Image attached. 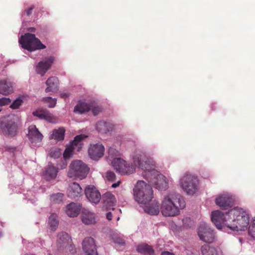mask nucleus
Segmentation results:
<instances>
[{
    "label": "nucleus",
    "instance_id": "obj_1",
    "mask_svg": "<svg viewBox=\"0 0 255 255\" xmlns=\"http://www.w3.org/2000/svg\"><path fill=\"white\" fill-rule=\"evenodd\" d=\"M185 202L179 194L169 193L162 200L160 211L165 217H174L180 213V211L185 207Z\"/></svg>",
    "mask_w": 255,
    "mask_h": 255
},
{
    "label": "nucleus",
    "instance_id": "obj_2",
    "mask_svg": "<svg viewBox=\"0 0 255 255\" xmlns=\"http://www.w3.org/2000/svg\"><path fill=\"white\" fill-rule=\"evenodd\" d=\"M227 221L228 228L230 230L244 231L249 224V216L243 209L237 207L229 211V217Z\"/></svg>",
    "mask_w": 255,
    "mask_h": 255
},
{
    "label": "nucleus",
    "instance_id": "obj_3",
    "mask_svg": "<svg viewBox=\"0 0 255 255\" xmlns=\"http://www.w3.org/2000/svg\"><path fill=\"white\" fill-rule=\"evenodd\" d=\"M133 193L135 200L139 204L145 205L153 198V190L151 186L144 181H137Z\"/></svg>",
    "mask_w": 255,
    "mask_h": 255
},
{
    "label": "nucleus",
    "instance_id": "obj_4",
    "mask_svg": "<svg viewBox=\"0 0 255 255\" xmlns=\"http://www.w3.org/2000/svg\"><path fill=\"white\" fill-rule=\"evenodd\" d=\"M90 171V168L82 160H72L69 165L68 176L74 179H85Z\"/></svg>",
    "mask_w": 255,
    "mask_h": 255
},
{
    "label": "nucleus",
    "instance_id": "obj_5",
    "mask_svg": "<svg viewBox=\"0 0 255 255\" xmlns=\"http://www.w3.org/2000/svg\"><path fill=\"white\" fill-rule=\"evenodd\" d=\"M19 43L23 48L29 51H34L37 49H44L46 48L40 40L35 37V34L26 33L21 36L19 40Z\"/></svg>",
    "mask_w": 255,
    "mask_h": 255
},
{
    "label": "nucleus",
    "instance_id": "obj_6",
    "mask_svg": "<svg viewBox=\"0 0 255 255\" xmlns=\"http://www.w3.org/2000/svg\"><path fill=\"white\" fill-rule=\"evenodd\" d=\"M198 180L196 177L186 173L180 179V184L188 195H192L198 190Z\"/></svg>",
    "mask_w": 255,
    "mask_h": 255
},
{
    "label": "nucleus",
    "instance_id": "obj_7",
    "mask_svg": "<svg viewBox=\"0 0 255 255\" xmlns=\"http://www.w3.org/2000/svg\"><path fill=\"white\" fill-rule=\"evenodd\" d=\"M136 160H112V165L121 175L130 174L135 170Z\"/></svg>",
    "mask_w": 255,
    "mask_h": 255
},
{
    "label": "nucleus",
    "instance_id": "obj_8",
    "mask_svg": "<svg viewBox=\"0 0 255 255\" xmlns=\"http://www.w3.org/2000/svg\"><path fill=\"white\" fill-rule=\"evenodd\" d=\"M86 137L83 134L76 135L70 144L66 146L63 154V157L65 159L70 158L76 152L79 151L83 145L82 141Z\"/></svg>",
    "mask_w": 255,
    "mask_h": 255
},
{
    "label": "nucleus",
    "instance_id": "obj_9",
    "mask_svg": "<svg viewBox=\"0 0 255 255\" xmlns=\"http://www.w3.org/2000/svg\"><path fill=\"white\" fill-rule=\"evenodd\" d=\"M136 161L138 167L143 171L142 175L146 180L153 176L155 172L158 171L155 169L156 165L154 160H136Z\"/></svg>",
    "mask_w": 255,
    "mask_h": 255
},
{
    "label": "nucleus",
    "instance_id": "obj_10",
    "mask_svg": "<svg viewBox=\"0 0 255 255\" xmlns=\"http://www.w3.org/2000/svg\"><path fill=\"white\" fill-rule=\"evenodd\" d=\"M146 180L154 188L158 190H165L168 187V180L158 171Z\"/></svg>",
    "mask_w": 255,
    "mask_h": 255
},
{
    "label": "nucleus",
    "instance_id": "obj_11",
    "mask_svg": "<svg viewBox=\"0 0 255 255\" xmlns=\"http://www.w3.org/2000/svg\"><path fill=\"white\" fill-rule=\"evenodd\" d=\"M198 236L200 240L205 243H212L215 239V234L213 230L205 223H201L198 228Z\"/></svg>",
    "mask_w": 255,
    "mask_h": 255
},
{
    "label": "nucleus",
    "instance_id": "obj_12",
    "mask_svg": "<svg viewBox=\"0 0 255 255\" xmlns=\"http://www.w3.org/2000/svg\"><path fill=\"white\" fill-rule=\"evenodd\" d=\"M17 129L18 125L14 118L0 124V130L5 135L11 137L15 136Z\"/></svg>",
    "mask_w": 255,
    "mask_h": 255
},
{
    "label": "nucleus",
    "instance_id": "obj_13",
    "mask_svg": "<svg viewBox=\"0 0 255 255\" xmlns=\"http://www.w3.org/2000/svg\"><path fill=\"white\" fill-rule=\"evenodd\" d=\"M229 217V211L224 215L222 212L217 210L212 212L211 220L218 229H222L223 227L228 228L227 220Z\"/></svg>",
    "mask_w": 255,
    "mask_h": 255
},
{
    "label": "nucleus",
    "instance_id": "obj_14",
    "mask_svg": "<svg viewBox=\"0 0 255 255\" xmlns=\"http://www.w3.org/2000/svg\"><path fill=\"white\" fill-rule=\"evenodd\" d=\"M104 146L100 143L91 144L88 149V154L91 159L101 158L104 155Z\"/></svg>",
    "mask_w": 255,
    "mask_h": 255
},
{
    "label": "nucleus",
    "instance_id": "obj_15",
    "mask_svg": "<svg viewBox=\"0 0 255 255\" xmlns=\"http://www.w3.org/2000/svg\"><path fill=\"white\" fill-rule=\"evenodd\" d=\"M54 60V57L50 56L40 61L36 67V72L41 76H43L46 72L51 68Z\"/></svg>",
    "mask_w": 255,
    "mask_h": 255
},
{
    "label": "nucleus",
    "instance_id": "obj_16",
    "mask_svg": "<svg viewBox=\"0 0 255 255\" xmlns=\"http://www.w3.org/2000/svg\"><path fill=\"white\" fill-rule=\"evenodd\" d=\"M27 136L32 144L40 142L43 137L35 125H31L28 127Z\"/></svg>",
    "mask_w": 255,
    "mask_h": 255
},
{
    "label": "nucleus",
    "instance_id": "obj_17",
    "mask_svg": "<svg viewBox=\"0 0 255 255\" xmlns=\"http://www.w3.org/2000/svg\"><path fill=\"white\" fill-rule=\"evenodd\" d=\"M234 201L233 197L228 194L219 195L215 200L216 204L223 209H227L231 207L233 205Z\"/></svg>",
    "mask_w": 255,
    "mask_h": 255
},
{
    "label": "nucleus",
    "instance_id": "obj_18",
    "mask_svg": "<svg viewBox=\"0 0 255 255\" xmlns=\"http://www.w3.org/2000/svg\"><path fill=\"white\" fill-rule=\"evenodd\" d=\"M83 250L86 255H98L95 241L91 237L86 238L82 243Z\"/></svg>",
    "mask_w": 255,
    "mask_h": 255
},
{
    "label": "nucleus",
    "instance_id": "obj_19",
    "mask_svg": "<svg viewBox=\"0 0 255 255\" xmlns=\"http://www.w3.org/2000/svg\"><path fill=\"white\" fill-rule=\"evenodd\" d=\"M87 198L91 203L97 204L99 202L101 195L99 191L93 186H88L85 190Z\"/></svg>",
    "mask_w": 255,
    "mask_h": 255
},
{
    "label": "nucleus",
    "instance_id": "obj_20",
    "mask_svg": "<svg viewBox=\"0 0 255 255\" xmlns=\"http://www.w3.org/2000/svg\"><path fill=\"white\" fill-rule=\"evenodd\" d=\"M102 200L103 208L108 210L112 209L114 210L113 207L115 205L116 200L115 196L110 192H106L104 194L101 198Z\"/></svg>",
    "mask_w": 255,
    "mask_h": 255
},
{
    "label": "nucleus",
    "instance_id": "obj_21",
    "mask_svg": "<svg viewBox=\"0 0 255 255\" xmlns=\"http://www.w3.org/2000/svg\"><path fill=\"white\" fill-rule=\"evenodd\" d=\"M13 83L8 79L0 80V94L3 95L13 92Z\"/></svg>",
    "mask_w": 255,
    "mask_h": 255
},
{
    "label": "nucleus",
    "instance_id": "obj_22",
    "mask_svg": "<svg viewBox=\"0 0 255 255\" xmlns=\"http://www.w3.org/2000/svg\"><path fill=\"white\" fill-rule=\"evenodd\" d=\"M58 172V170L56 167L51 164H49L43 171L42 177L46 180L53 179L56 178Z\"/></svg>",
    "mask_w": 255,
    "mask_h": 255
},
{
    "label": "nucleus",
    "instance_id": "obj_23",
    "mask_svg": "<svg viewBox=\"0 0 255 255\" xmlns=\"http://www.w3.org/2000/svg\"><path fill=\"white\" fill-rule=\"evenodd\" d=\"M151 202L150 204L144 207V211L149 215H157L160 211L159 203L155 200H151Z\"/></svg>",
    "mask_w": 255,
    "mask_h": 255
},
{
    "label": "nucleus",
    "instance_id": "obj_24",
    "mask_svg": "<svg viewBox=\"0 0 255 255\" xmlns=\"http://www.w3.org/2000/svg\"><path fill=\"white\" fill-rule=\"evenodd\" d=\"M81 208L80 204L72 202L67 206L66 213L70 217H76L79 215Z\"/></svg>",
    "mask_w": 255,
    "mask_h": 255
},
{
    "label": "nucleus",
    "instance_id": "obj_25",
    "mask_svg": "<svg viewBox=\"0 0 255 255\" xmlns=\"http://www.w3.org/2000/svg\"><path fill=\"white\" fill-rule=\"evenodd\" d=\"M81 219L82 222L86 225L94 224L96 223L95 214L86 209L82 212Z\"/></svg>",
    "mask_w": 255,
    "mask_h": 255
},
{
    "label": "nucleus",
    "instance_id": "obj_26",
    "mask_svg": "<svg viewBox=\"0 0 255 255\" xmlns=\"http://www.w3.org/2000/svg\"><path fill=\"white\" fill-rule=\"evenodd\" d=\"M46 85L47 86L45 89L46 93L56 91L58 88V79L56 77H51L46 81Z\"/></svg>",
    "mask_w": 255,
    "mask_h": 255
},
{
    "label": "nucleus",
    "instance_id": "obj_27",
    "mask_svg": "<svg viewBox=\"0 0 255 255\" xmlns=\"http://www.w3.org/2000/svg\"><path fill=\"white\" fill-rule=\"evenodd\" d=\"M81 193L82 188L79 184L75 182L70 184L68 193L69 197L75 198L80 196Z\"/></svg>",
    "mask_w": 255,
    "mask_h": 255
},
{
    "label": "nucleus",
    "instance_id": "obj_28",
    "mask_svg": "<svg viewBox=\"0 0 255 255\" xmlns=\"http://www.w3.org/2000/svg\"><path fill=\"white\" fill-rule=\"evenodd\" d=\"M71 238L69 235L64 232L59 233L57 235V244L59 248L64 247L68 244Z\"/></svg>",
    "mask_w": 255,
    "mask_h": 255
},
{
    "label": "nucleus",
    "instance_id": "obj_29",
    "mask_svg": "<svg viewBox=\"0 0 255 255\" xmlns=\"http://www.w3.org/2000/svg\"><path fill=\"white\" fill-rule=\"evenodd\" d=\"M137 251L144 255H154L152 248L146 244H141L137 246Z\"/></svg>",
    "mask_w": 255,
    "mask_h": 255
},
{
    "label": "nucleus",
    "instance_id": "obj_30",
    "mask_svg": "<svg viewBox=\"0 0 255 255\" xmlns=\"http://www.w3.org/2000/svg\"><path fill=\"white\" fill-rule=\"evenodd\" d=\"M91 108V104L80 101L75 106L74 112L76 113L82 114L89 111Z\"/></svg>",
    "mask_w": 255,
    "mask_h": 255
},
{
    "label": "nucleus",
    "instance_id": "obj_31",
    "mask_svg": "<svg viewBox=\"0 0 255 255\" xmlns=\"http://www.w3.org/2000/svg\"><path fill=\"white\" fill-rule=\"evenodd\" d=\"M96 129L99 132L106 133L112 129V127L110 124L103 121H100L96 125Z\"/></svg>",
    "mask_w": 255,
    "mask_h": 255
},
{
    "label": "nucleus",
    "instance_id": "obj_32",
    "mask_svg": "<svg viewBox=\"0 0 255 255\" xmlns=\"http://www.w3.org/2000/svg\"><path fill=\"white\" fill-rule=\"evenodd\" d=\"M65 130L64 128H59L57 129H54L50 135L51 139L57 140H63L64 138Z\"/></svg>",
    "mask_w": 255,
    "mask_h": 255
},
{
    "label": "nucleus",
    "instance_id": "obj_33",
    "mask_svg": "<svg viewBox=\"0 0 255 255\" xmlns=\"http://www.w3.org/2000/svg\"><path fill=\"white\" fill-rule=\"evenodd\" d=\"M201 250L202 255H217L216 249L208 245L202 246Z\"/></svg>",
    "mask_w": 255,
    "mask_h": 255
},
{
    "label": "nucleus",
    "instance_id": "obj_34",
    "mask_svg": "<svg viewBox=\"0 0 255 255\" xmlns=\"http://www.w3.org/2000/svg\"><path fill=\"white\" fill-rule=\"evenodd\" d=\"M48 222L51 230L53 231L55 230L56 227H57L59 224V221L57 215L54 213L51 214L49 218Z\"/></svg>",
    "mask_w": 255,
    "mask_h": 255
},
{
    "label": "nucleus",
    "instance_id": "obj_35",
    "mask_svg": "<svg viewBox=\"0 0 255 255\" xmlns=\"http://www.w3.org/2000/svg\"><path fill=\"white\" fill-rule=\"evenodd\" d=\"M62 154L61 150L57 147H54L49 150V155L50 157L52 158H58Z\"/></svg>",
    "mask_w": 255,
    "mask_h": 255
},
{
    "label": "nucleus",
    "instance_id": "obj_36",
    "mask_svg": "<svg viewBox=\"0 0 255 255\" xmlns=\"http://www.w3.org/2000/svg\"><path fill=\"white\" fill-rule=\"evenodd\" d=\"M63 194L57 193L52 194L50 196V201L53 204H59L63 200Z\"/></svg>",
    "mask_w": 255,
    "mask_h": 255
},
{
    "label": "nucleus",
    "instance_id": "obj_37",
    "mask_svg": "<svg viewBox=\"0 0 255 255\" xmlns=\"http://www.w3.org/2000/svg\"><path fill=\"white\" fill-rule=\"evenodd\" d=\"M108 154L112 159H122L120 156V153L119 151L116 149L110 147L108 150Z\"/></svg>",
    "mask_w": 255,
    "mask_h": 255
},
{
    "label": "nucleus",
    "instance_id": "obj_38",
    "mask_svg": "<svg viewBox=\"0 0 255 255\" xmlns=\"http://www.w3.org/2000/svg\"><path fill=\"white\" fill-rule=\"evenodd\" d=\"M105 179L108 181L114 182L116 181V175L115 173L112 171H107L105 173Z\"/></svg>",
    "mask_w": 255,
    "mask_h": 255
},
{
    "label": "nucleus",
    "instance_id": "obj_39",
    "mask_svg": "<svg viewBox=\"0 0 255 255\" xmlns=\"http://www.w3.org/2000/svg\"><path fill=\"white\" fill-rule=\"evenodd\" d=\"M22 103L23 101L21 99H17L13 102L10 107L12 109H18Z\"/></svg>",
    "mask_w": 255,
    "mask_h": 255
},
{
    "label": "nucleus",
    "instance_id": "obj_40",
    "mask_svg": "<svg viewBox=\"0 0 255 255\" xmlns=\"http://www.w3.org/2000/svg\"><path fill=\"white\" fill-rule=\"evenodd\" d=\"M249 234L254 239H255V220L250 225Z\"/></svg>",
    "mask_w": 255,
    "mask_h": 255
},
{
    "label": "nucleus",
    "instance_id": "obj_41",
    "mask_svg": "<svg viewBox=\"0 0 255 255\" xmlns=\"http://www.w3.org/2000/svg\"><path fill=\"white\" fill-rule=\"evenodd\" d=\"M44 119L46 120V121L50 123H54L56 120L55 118L47 111H46Z\"/></svg>",
    "mask_w": 255,
    "mask_h": 255
},
{
    "label": "nucleus",
    "instance_id": "obj_42",
    "mask_svg": "<svg viewBox=\"0 0 255 255\" xmlns=\"http://www.w3.org/2000/svg\"><path fill=\"white\" fill-rule=\"evenodd\" d=\"M59 162L57 164L56 168L57 170L63 169L65 168L67 166V160H59Z\"/></svg>",
    "mask_w": 255,
    "mask_h": 255
},
{
    "label": "nucleus",
    "instance_id": "obj_43",
    "mask_svg": "<svg viewBox=\"0 0 255 255\" xmlns=\"http://www.w3.org/2000/svg\"><path fill=\"white\" fill-rule=\"evenodd\" d=\"M46 111L45 110L40 111H36L33 113V115L40 119H44Z\"/></svg>",
    "mask_w": 255,
    "mask_h": 255
},
{
    "label": "nucleus",
    "instance_id": "obj_44",
    "mask_svg": "<svg viewBox=\"0 0 255 255\" xmlns=\"http://www.w3.org/2000/svg\"><path fill=\"white\" fill-rule=\"evenodd\" d=\"M91 110L92 111V113L95 116L99 114V113L101 111V108L98 106H94L91 104Z\"/></svg>",
    "mask_w": 255,
    "mask_h": 255
},
{
    "label": "nucleus",
    "instance_id": "obj_45",
    "mask_svg": "<svg viewBox=\"0 0 255 255\" xmlns=\"http://www.w3.org/2000/svg\"><path fill=\"white\" fill-rule=\"evenodd\" d=\"M47 99L49 103L48 107L49 108H54L56 104V99H52L51 97H47Z\"/></svg>",
    "mask_w": 255,
    "mask_h": 255
},
{
    "label": "nucleus",
    "instance_id": "obj_46",
    "mask_svg": "<svg viewBox=\"0 0 255 255\" xmlns=\"http://www.w3.org/2000/svg\"><path fill=\"white\" fill-rule=\"evenodd\" d=\"M114 242L117 244L120 245H123L125 244V240L119 237H116L114 239Z\"/></svg>",
    "mask_w": 255,
    "mask_h": 255
},
{
    "label": "nucleus",
    "instance_id": "obj_47",
    "mask_svg": "<svg viewBox=\"0 0 255 255\" xmlns=\"http://www.w3.org/2000/svg\"><path fill=\"white\" fill-rule=\"evenodd\" d=\"M11 101L9 98H3L0 99V105L4 106L10 103Z\"/></svg>",
    "mask_w": 255,
    "mask_h": 255
},
{
    "label": "nucleus",
    "instance_id": "obj_48",
    "mask_svg": "<svg viewBox=\"0 0 255 255\" xmlns=\"http://www.w3.org/2000/svg\"><path fill=\"white\" fill-rule=\"evenodd\" d=\"M34 8V6L33 5H31L29 8L24 11L23 14L26 15L27 16H30Z\"/></svg>",
    "mask_w": 255,
    "mask_h": 255
},
{
    "label": "nucleus",
    "instance_id": "obj_49",
    "mask_svg": "<svg viewBox=\"0 0 255 255\" xmlns=\"http://www.w3.org/2000/svg\"><path fill=\"white\" fill-rule=\"evenodd\" d=\"M60 96L61 98L66 99L69 97V95L68 93H62L60 94Z\"/></svg>",
    "mask_w": 255,
    "mask_h": 255
},
{
    "label": "nucleus",
    "instance_id": "obj_50",
    "mask_svg": "<svg viewBox=\"0 0 255 255\" xmlns=\"http://www.w3.org/2000/svg\"><path fill=\"white\" fill-rule=\"evenodd\" d=\"M107 219L108 220H111L112 219V213L111 212H109L106 214Z\"/></svg>",
    "mask_w": 255,
    "mask_h": 255
},
{
    "label": "nucleus",
    "instance_id": "obj_51",
    "mask_svg": "<svg viewBox=\"0 0 255 255\" xmlns=\"http://www.w3.org/2000/svg\"><path fill=\"white\" fill-rule=\"evenodd\" d=\"M121 183V181L119 180L117 183H113L112 185V187L114 188H117V187H118L120 185Z\"/></svg>",
    "mask_w": 255,
    "mask_h": 255
},
{
    "label": "nucleus",
    "instance_id": "obj_52",
    "mask_svg": "<svg viewBox=\"0 0 255 255\" xmlns=\"http://www.w3.org/2000/svg\"><path fill=\"white\" fill-rule=\"evenodd\" d=\"M161 255H175L173 253L167 251L162 252Z\"/></svg>",
    "mask_w": 255,
    "mask_h": 255
},
{
    "label": "nucleus",
    "instance_id": "obj_53",
    "mask_svg": "<svg viewBox=\"0 0 255 255\" xmlns=\"http://www.w3.org/2000/svg\"><path fill=\"white\" fill-rule=\"evenodd\" d=\"M187 255H198L197 253L195 252H193L190 251H187Z\"/></svg>",
    "mask_w": 255,
    "mask_h": 255
},
{
    "label": "nucleus",
    "instance_id": "obj_54",
    "mask_svg": "<svg viewBox=\"0 0 255 255\" xmlns=\"http://www.w3.org/2000/svg\"><path fill=\"white\" fill-rule=\"evenodd\" d=\"M29 31H31V32H34V30H35V28L34 27H30L29 29H28Z\"/></svg>",
    "mask_w": 255,
    "mask_h": 255
},
{
    "label": "nucleus",
    "instance_id": "obj_55",
    "mask_svg": "<svg viewBox=\"0 0 255 255\" xmlns=\"http://www.w3.org/2000/svg\"><path fill=\"white\" fill-rule=\"evenodd\" d=\"M2 236V233L0 232V237Z\"/></svg>",
    "mask_w": 255,
    "mask_h": 255
},
{
    "label": "nucleus",
    "instance_id": "obj_56",
    "mask_svg": "<svg viewBox=\"0 0 255 255\" xmlns=\"http://www.w3.org/2000/svg\"><path fill=\"white\" fill-rule=\"evenodd\" d=\"M185 220H190V219H189H189L186 218V219H184L183 221H184Z\"/></svg>",
    "mask_w": 255,
    "mask_h": 255
}]
</instances>
